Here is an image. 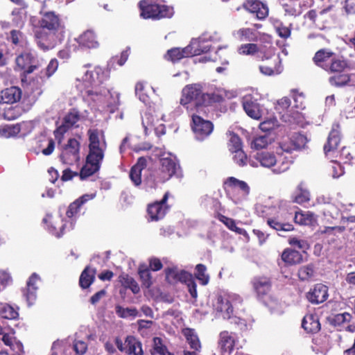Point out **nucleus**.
<instances>
[{"label": "nucleus", "mask_w": 355, "mask_h": 355, "mask_svg": "<svg viewBox=\"0 0 355 355\" xmlns=\"http://www.w3.org/2000/svg\"><path fill=\"white\" fill-rule=\"evenodd\" d=\"M16 67L19 70L24 71V73H31L37 69L41 65L40 62L35 51H27L21 53L15 59Z\"/></svg>", "instance_id": "dca6fc26"}, {"label": "nucleus", "mask_w": 355, "mask_h": 355, "mask_svg": "<svg viewBox=\"0 0 355 355\" xmlns=\"http://www.w3.org/2000/svg\"><path fill=\"white\" fill-rule=\"evenodd\" d=\"M139 274L142 280L143 284L146 287L149 288L152 284V277L150 272L148 269H141L139 268Z\"/></svg>", "instance_id": "e2e57ef3"}, {"label": "nucleus", "mask_w": 355, "mask_h": 355, "mask_svg": "<svg viewBox=\"0 0 355 355\" xmlns=\"http://www.w3.org/2000/svg\"><path fill=\"white\" fill-rule=\"evenodd\" d=\"M306 138L300 133H294L291 137H286L279 142V148L282 151L291 153L300 149L305 145Z\"/></svg>", "instance_id": "4be33fe9"}, {"label": "nucleus", "mask_w": 355, "mask_h": 355, "mask_svg": "<svg viewBox=\"0 0 355 355\" xmlns=\"http://www.w3.org/2000/svg\"><path fill=\"white\" fill-rule=\"evenodd\" d=\"M313 60L319 67L329 73H340L347 67V62L339 58L335 53L328 49L318 51Z\"/></svg>", "instance_id": "6e6552de"}, {"label": "nucleus", "mask_w": 355, "mask_h": 355, "mask_svg": "<svg viewBox=\"0 0 355 355\" xmlns=\"http://www.w3.org/2000/svg\"><path fill=\"white\" fill-rule=\"evenodd\" d=\"M87 98L96 103V105L111 113H113L119 105V94L116 92H112L107 88H103L98 91L89 89L86 91Z\"/></svg>", "instance_id": "9b49d317"}, {"label": "nucleus", "mask_w": 355, "mask_h": 355, "mask_svg": "<svg viewBox=\"0 0 355 355\" xmlns=\"http://www.w3.org/2000/svg\"><path fill=\"white\" fill-rule=\"evenodd\" d=\"M340 142V133L338 125L332 127L327 138V143L324 146V153L328 159H337L340 150L338 148Z\"/></svg>", "instance_id": "a211bd4d"}, {"label": "nucleus", "mask_w": 355, "mask_h": 355, "mask_svg": "<svg viewBox=\"0 0 355 355\" xmlns=\"http://www.w3.org/2000/svg\"><path fill=\"white\" fill-rule=\"evenodd\" d=\"M241 297L232 293H227L216 298L214 309L224 319H231L233 314V306L241 303Z\"/></svg>", "instance_id": "ddd939ff"}, {"label": "nucleus", "mask_w": 355, "mask_h": 355, "mask_svg": "<svg viewBox=\"0 0 355 355\" xmlns=\"http://www.w3.org/2000/svg\"><path fill=\"white\" fill-rule=\"evenodd\" d=\"M73 348L77 355H83L87 349V343L83 340H75Z\"/></svg>", "instance_id": "69168bd1"}, {"label": "nucleus", "mask_w": 355, "mask_h": 355, "mask_svg": "<svg viewBox=\"0 0 355 355\" xmlns=\"http://www.w3.org/2000/svg\"><path fill=\"white\" fill-rule=\"evenodd\" d=\"M345 230V227L343 226H325L320 228V232L321 234H326L329 236H336L341 234Z\"/></svg>", "instance_id": "4d7b16f0"}, {"label": "nucleus", "mask_w": 355, "mask_h": 355, "mask_svg": "<svg viewBox=\"0 0 355 355\" xmlns=\"http://www.w3.org/2000/svg\"><path fill=\"white\" fill-rule=\"evenodd\" d=\"M259 59L265 63L259 66L260 72L265 76H275L282 73L283 68L281 59L276 55L272 48L267 49L265 52H260Z\"/></svg>", "instance_id": "f8f14e48"}, {"label": "nucleus", "mask_w": 355, "mask_h": 355, "mask_svg": "<svg viewBox=\"0 0 355 355\" xmlns=\"http://www.w3.org/2000/svg\"><path fill=\"white\" fill-rule=\"evenodd\" d=\"M141 171L137 167H132L130 171V178L135 186H139L141 183Z\"/></svg>", "instance_id": "bf43d9fd"}, {"label": "nucleus", "mask_w": 355, "mask_h": 355, "mask_svg": "<svg viewBox=\"0 0 355 355\" xmlns=\"http://www.w3.org/2000/svg\"><path fill=\"white\" fill-rule=\"evenodd\" d=\"M260 52L263 51L259 49L258 46L256 44L253 43L244 44L241 45L239 48V54L245 55H254L257 54L258 58Z\"/></svg>", "instance_id": "de8ad7c7"}, {"label": "nucleus", "mask_w": 355, "mask_h": 355, "mask_svg": "<svg viewBox=\"0 0 355 355\" xmlns=\"http://www.w3.org/2000/svg\"><path fill=\"white\" fill-rule=\"evenodd\" d=\"M243 7L250 12L254 13L257 18L261 20L268 15L267 5L259 0H248L243 3Z\"/></svg>", "instance_id": "bb28decb"}, {"label": "nucleus", "mask_w": 355, "mask_h": 355, "mask_svg": "<svg viewBox=\"0 0 355 355\" xmlns=\"http://www.w3.org/2000/svg\"><path fill=\"white\" fill-rule=\"evenodd\" d=\"M166 277L168 282L175 283L180 282L188 284L193 279L192 275L185 270H178L177 268H168L166 270Z\"/></svg>", "instance_id": "c85d7f7f"}, {"label": "nucleus", "mask_w": 355, "mask_h": 355, "mask_svg": "<svg viewBox=\"0 0 355 355\" xmlns=\"http://www.w3.org/2000/svg\"><path fill=\"white\" fill-rule=\"evenodd\" d=\"M41 15L39 24L42 31L35 33V40L40 49L48 51L63 41L65 26L59 16L53 11L41 12Z\"/></svg>", "instance_id": "f03ea898"}, {"label": "nucleus", "mask_w": 355, "mask_h": 355, "mask_svg": "<svg viewBox=\"0 0 355 355\" xmlns=\"http://www.w3.org/2000/svg\"><path fill=\"white\" fill-rule=\"evenodd\" d=\"M302 326L309 333H316L320 329V324L316 315H306L304 317Z\"/></svg>", "instance_id": "473e14b6"}, {"label": "nucleus", "mask_w": 355, "mask_h": 355, "mask_svg": "<svg viewBox=\"0 0 355 355\" xmlns=\"http://www.w3.org/2000/svg\"><path fill=\"white\" fill-rule=\"evenodd\" d=\"M182 333L190 347L195 351H199L201 348V345L195 331L192 329L187 328L183 329Z\"/></svg>", "instance_id": "37998d69"}, {"label": "nucleus", "mask_w": 355, "mask_h": 355, "mask_svg": "<svg viewBox=\"0 0 355 355\" xmlns=\"http://www.w3.org/2000/svg\"><path fill=\"white\" fill-rule=\"evenodd\" d=\"M58 67V61L57 59H51L46 68L45 77L49 78L54 74Z\"/></svg>", "instance_id": "338daca9"}, {"label": "nucleus", "mask_w": 355, "mask_h": 355, "mask_svg": "<svg viewBox=\"0 0 355 355\" xmlns=\"http://www.w3.org/2000/svg\"><path fill=\"white\" fill-rule=\"evenodd\" d=\"M21 114L20 108L11 105H0V115L6 120L12 121L17 119Z\"/></svg>", "instance_id": "f704fd0d"}, {"label": "nucleus", "mask_w": 355, "mask_h": 355, "mask_svg": "<svg viewBox=\"0 0 355 355\" xmlns=\"http://www.w3.org/2000/svg\"><path fill=\"white\" fill-rule=\"evenodd\" d=\"M242 105L245 113L252 119H261L265 113L263 107L251 94H248L243 96Z\"/></svg>", "instance_id": "6ab92c4d"}, {"label": "nucleus", "mask_w": 355, "mask_h": 355, "mask_svg": "<svg viewBox=\"0 0 355 355\" xmlns=\"http://www.w3.org/2000/svg\"><path fill=\"white\" fill-rule=\"evenodd\" d=\"M16 126H19V128H20L19 134L23 136L31 132L33 129V123L32 121H23L20 123L16 124Z\"/></svg>", "instance_id": "774afa93"}, {"label": "nucleus", "mask_w": 355, "mask_h": 355, "mask_svg": "<svg viewBox=\"0 0 355 355\" xmlns=\"http://www.w3.org/2000/svg\"><path fill=\"white\" fill-rule=\"evenodd\" d=\"M200 114L196 112H190L192 119L191 126L196 139L202 141L212 132L214 125L210 121L203 119Z\"/></svg>", "instance_id": "2eb2a0df"}, {"label": "nucleus", "mask_w": 355, "mask_h": 355, "mask_svg": "<svg viewBox=\"0 0 355 355\" xmlns=\"http://www.w3.org/2000/svg\"><path fill=\"white\" fill-rule=\"evenodd\" d=\"M40 282V276L34 272L28 278L26 286L22 290L23 295L26 298L28 306H31L35 302L37 298V291L38 289V283Z\"/></svg>", "instance_id": "393cba45"}, {"label": "nucleus", "mask_w": 355, "mask_h": 355, "mask_svg": "<svg viewBox=\"0 0 355 355\" xmlns=\"http://www.w3.org/2000/svg\"><path fill=\"white\" fill-rule=\"evenodd\" d=\"M89 151L86 162L83 166L80 178L85 180L100 170L107 149L104 133L98 129H89L87 131Z\"/></svg>", "instance_id": "7ed1b4c3"}, {"label": "nucleus", "mask_w": 355, "mask_h": 355, "mask_svg": "<svg viewBox=\"0 0 355 355\" xmlns=\"http://www.w3.org/2000/svg\"><path fill=\"white\" fill-rule=\"evenodd\" d=\"M153 349L155 354L159 355L164 353L167 349L166 346L163 343L162 338L155 337L153 338Z\"/></svg>", "instance_id": "680f3d73"}, {"label": "nucleus", "mask_w": 355, "mask_h": 355, "mask_svg": "<svg viewBox=\"0 0 355 355\" xmlns=\"http://www.w3.org/2000/svg\"><path fill=\"white\" fill-rule=\"evenodd\" d=\"M234 36L240 41L254 42L257 40V31L250 28H243L236 31Z\"/></svg>", "instance_id": "e433bc0d"}, {"label": "nucleus", "mask_w": 355, "mask_h": 355, "mask_svg": "<svg viewBox=\"0 0 355 355\" xmlns=\"http://www.w3.org/2000/svg\"><path fill=\"white\" fill-rule=\"evenodd\" d=\"M80 119V113L76 109H72L67 113L63 119L62 124L54 131L55 137L58 143H60L64 134L68 129L75 125Z\"/></svg>", "instance_id": "412c9836"}, {"label": "nucleus", "mask_w": 355, "mask_h": 355, "mask_svg": "<svg viewBox=\"0 0 355 355\" xmlns=\"http://www.w3.org/2000/svg\"><path fill=\"white\" fill-rule=\"evenodd\" d=\"M323 214H324V217L328 220H329V218L336 220L339 218V216L340 215V212L339 209L332 202L324 209ZM341 215H342L341 217L343 216H349V214H347L345 212L343 214H341Z\"/></svg>", "instance_id": "3c124183"}, {"label": "nucleus", "mask_w": 355, "mask_h": 355, "mask_svg": "<svg viewBox=\"0 0 355 355\" xmlns=\"http://www.w3.org/2000/svg\"><path fill=\"white\" fill-rule=\"evenodd\" d=\"M225 184L227 187V193L232 200L238 204L245 200L250 193L248 184L234 177L228 178Z\"/></svg>", "instance_id": "4468645a"}, {"label": "nucleus", "mask_w": 355, "mask_h": 355, "mask_svg": "<svg viewBox=\"0 0 355 355\" xmlns=\"http://www.w3.org/2000/svg\"><path fill=\"white\" fill-rule=\"evenodd\" d=\"M230 150L232 152L236 150L242 149V143L240 137L234 133L230 134Z\"/></svg>", "instance_id": "052dcab7"}, {"label": "nucleus", "mask_w": 355, "mask_h": 355, "mask_svg": "<svg viewBox=\"0 0 355 355\" xmlns=\"http://www.w3.org/2000/svg\"><path fill=\"white\" fill-rule=\"evenodd\" d=\"M351 318L352 315L349 313H338L332 318L331 323L335 327H339L345 322H349Z\"/></svg>", "instance_id": "6e6d98bb"}, {"label": "nucleus", "mask_w": 355, "mask_h": 355, "mask_svg": "<svg viewBox=\"0 0 355 355\" xmlns=\"http://www.w3.org/2000/svg\"><path fill=\"white\" fill-rule=\"evenodd\" d=\"M142 125L146 135H148L155 125V117L150 113L146 112L142 116Z\"/></svg>", "instance_id": "864d4df0"}, {"label": "nucleus", "mask_w": 355, "mask_h": 355, "mask_svg": "<svg viewBox=\"0 0 355 355\" xmlns=\"http://www.w3.org/2000/svg\"><path fill=\"white\" fill-rule=\"evenodd\" d=\"M297 1L298 0H288V3H282L285 15L294 17L301 15L302 9L300 3H297Z\"/></svg>", "instance_id": "79ce46f5"}, {"label": "nucleus", "mask_w": 355, "mask_h": 355, "mask_svg": "<svg viewBox=\"0 0 355 355\" xmlns=\"http://www.w3.org/2000/svg\"><path fill=\"white\" fill-rule=\"evenodd\" d=\"M159 171L155 172L147 180V184L151 188L156 187L157 183L164 182L173 175H178L180 167L175 157L170 154L160 159Z\"/></svg>", "instance_id": "1a4fd4ad"}, {"label": "nucleus", "mask_w": 355, "mask_h": 355, "mask_svg": "<svg viewBox=\"0 0 355 355\" xmlns=\"http://www.w3.org/2000/svg\"><path fill=\"white\" fill-rule=\"evenodd\" d=\"M21 91L17 87H10L0 92V105H11L20 100Z\"/></svg>", "instance_id": "cd10ccee"}, {"label": "nucleus", "mask_w": 355, "mask_h": 355, "mask_svg": "<svg viewBox=\"0 0 355 355\" xmlns=\"http://www.w3.org/2000/svg\"><path fill=\"white\" fill-rule=\"evenodd\" d=\"M212 40L211 36L202 35L198 39H193L187 46L190 56L200 55L207 53L211 49L209 42Z\"/></svg>", "instance_id": "5701e85b"}, {"label": "nucleus", "mask_w": 355, "mask_h": 355, "mask_svg": "<svg viewBox=\"0 0 355 355\" xmlns=\"http://www.w3.org/2000/svg\"><path fill=\"white\" fill-rule=\"evenodd\" d=\"M224 96L225 92L221 89L205 92L201 84H190L182 89L180 104L189 112L206 114L207 107L214 103L221 102Z\"/></svg>", "instance_id": "f257e3e1"}, {"label": "nucleus", "mask_w": 355, "mask_h": 355, "mask_svg": "<svg viewBox=\"0 0 355 355\" xmlns=\"http://www.w3.org/2000/svg\"><path fill=\"white\" fill-rule=\"evenodd\" d=\"M87 66H84L80 72L82 75L76 78L78 84L76 85L77 88L87 97L86 91L89 89L100 91L103 89L101 85L107 80L110 77L108 70L104 69L100 67H96L94 69H87Z\"/></svg>", "instance_id": "423d86ee"}, {"label": "nucleus", "mask_w": 355, "mask_h": 355, "mask_svg": "<svg viewBox=\"0 0 355 355\" xmlns=\"http://www.w3.org/2000/svg\"><path fill=\"white\" fill-rule=\"evenodd\" d=\"M262 213V216L267 218V224L270 227L277 232H289L293 230L292 224L285 223L284 220L291 215L287 209V202L280 201L279 205L272 207L259 205L257 207Z\"/></svg>", "instance_id": "39448f33"}, {"label": "nucleus", "mask_w": 355, "mask_h": 355, "mask_svg": "<svg viewBox=\"0 0 355 355\" xmlns=\"http://www.w3.org/2000/svg\"><path fill=\"white\" fill-rule=\"evenodd\" d=\"M139 8L140 15L144 19L170 18L174 14L173 8L165 5L162 0H142Z\"/></svg>", "instance_id": "9d476101"}, {"label": "nucleus", "mask_w": 355, "mask_h": 355, "mask_svg": "<svg viewBox=\"0 0 355 355\" xmlns=\"http://www.w3.org/2000/svg\"><path fill=\"white\" fill-rule=\"evenodd\" d=\"M124 345L126 346L125 353L129 355H143L141 343L133 336H128Z\"/></svg>", "instance_id": "7c9ffc66"}, {"label": "nucleus", "mask_w": 355, "mask_h": 355, "mask_svg": "<svg viewBox=\"0 0 355 355\" xmlns=\"http://www.w3.org/2000/svg\"><path fill=\"white\" fill-rule=\"evenodd\" d=\"M168 198V193L166 192L163 198L159 202L150 204L148 207V214L151 220L157 221L164 217L168 207L166 205Z\"/></svg>", "instance_id": "b1692460"}, {"label": "nucleus", "mask_w": 355, "mask_h": 355, "mask_svg": "<svg viewBox=\"0 0 355 355\" xmlns=\"http://www.w3.org/2000/svg\"><path fill=\"white\" fill-rule=\"evenodd\" d=\"M295 222L300 225H312L315 220L314 214L311 212H295L294 217Z\"/></svg>", "instance_id": "49530a36"}, {"label": "nucleus", "mask_w": 355, "mask_h": 355, "mask_svg": "<svg viewBox=\"0 0 355 355\" xmlns=\"http://www.w3.org/2000/svg\"><path fill=\"white\" fill-rule=\"evenodd\" d=\"M206 272L207 267L204 264L196 265L195 276L203 286L207 285L209 282V275Z\"/></svg>", "instance_id": "09e8293b"}, {"label": "nucleus", "mask_w": 355, "mask_h": 355, "mask_svg": "<svg viewBox=\"0 0 355 355\" xmlns=\"http://www.w3.org/2000/svg\"><path fill=\"white\" fill-rule=\"evenodd\" d=\"M19 308L6 303H0V315L7 320H15L19 318Z\"/></svg>", "instance_id": "58836bf2"}, {"label": "nucleus", "mask_w": 355, "mask_h": 355, "mask_svg": "<svg viewBox=\"0 0 355 355\" xmlns=\"http://www.w3.org/2000/svg\"><path fill=\"white\" fill-rule=\"evenodd\" d=\"M232 153L234 154L233 159L236 164L240 166L246 165L248 162L247 156L242 149L234 150Z\"/></svg>", "instance_id": "13d9d810"}, {"label": "nucleus", "mask_w": 355, "mask_h": 355, "mask_svg": "<svg viewBox=\"0 0 355 355\" xmlns=\"http://www.w3.org/2000/svg\"><path fill=\"white\" fill-rule=\"evenodd\" d=\"M328 288L324 284H317L306 293V298L313 304L324 302L328 298Z\"/></svg>", "instance_id": "a878e982"}, {"label": "nucleus", "mask_w": 355, "mask_h": 355, "mask_svg": "<svg viewBox=\"0 0 355 355\" xmlns=\"http://www.w3.org/2000/svg\"><path fill=\"white\" fill-rule=\"evenodd\" d=\"M252 283L254 291L259 296L265 295L270 291L271 284L267 277L254 278Z\"/></svg>", "instance_id": "c9c22d12"}, {"label": "nucleus", "mask_w": 355, "mask_h": 355, "mask_svg": "<svg viewBox=\"0 0 355 355\" xmlns=\"http://www.w3.org/2000/svg\"><path fill=\"white\" fill-rule=\"evenodd\" d=\"M218 347L223 352L230 354L234 349L241 347L237 334L234 332L223 331L218 335Z\"/></svg>", "instance_id": "aec40b11"}, {"label": "nucleus", "mask_w": 355, "mask_h": 355, "mask_svg": "<svg viewBox=\"0 0 355 355\" xmlns=\"http://www.w3.org/2000/svg\"><path fill=\"white\" fill-rule=\"evenodd\" d=\"M188 49H187V46H186L184 49H171L168 50L167 52L168 59L172 61L173 62H175L183 58L191 57Z\"/></svg>", "instance_id": "a18cd8bd"}, {"label": "nucleus", "mask_w": 355, "mask_h": 355, "mask_svg": "<svg viewBox=\"0 0 355 355\" xmlns=\"http://www.w3.org/2000/svg\"><path fill=\"white\" fill-rule=\"evenodd\" d=\"M19 129L20 128L16 126V124L1 126L0 128V136L4 138L17 136L19 134Z\"/></svg>", "instance_id": "5fc2aeb1"}, {"label": "nucleus", "mask_w": 355, "mask_h": 355, "mask_svg": "<svg viewBox=\"0 0 355 355\" xmlns=\"http://www.w3.org/2000/svg\"><path fill=\"white\" fill-rule=\"evenodd\" d=\"M310 196L309 191L305 187L303 183H300L297 186L293 197V201L297 204H303L309 201Z\"/></svg>", "instance_id": "ea45409f"}, {"label": "nucleus", "mask_w": 355, "mask_h": 355, "mask_svg": "<svg viewBox=\"0 0 355 355\" xmlns=\"http://www.w3.org/2000/svg\"><path fill=\"white\" fill-rule=\"evenodd\" d=\"M291 163L292 160H288L286 157L283 159L281 155H277L275 153L269 151L257 152L253 159L249 161L251 166H261L269 169L275 175L286 171Z\"/></svg>", "instance_id": "0eeeda50"}, {"label": "nucleus", "mask_w": 355, "mask_h": 355, "mask_svg": "<svg viewBox=\"0 0 355 355\" xmlns=\"http://www.w3.org/2000/svg\"><path fill=\"white\" fill-rule=\"evenodd\" d=\"M95 194H85L70 204L67 211V216L69 220L63 223V220H60L61 223L58 225V221L53 220L51 214H46L42 222L45 224V228L52 235L59 238L64 232L65 230H69L73 228L76 218L80 216L81 207L87 201L94 198Z\"/></svg>", "instance_id": "20e7f679"}, {"label": "nucleus", "mask_w": 355, "mask_h": 355, "mask_svg": "<svg viewBox=\"0 0 355 355\" xmlns=\"http://www.w3.org/2000/svg\"><path fill=\"white\" fill-rule=\"evenodd\" d=\"M334 73L335 75L329 78V83L331 85L340 87L346 85L349 81V77L347 73Z\"/></svg>", "instance_id": "603ef678"}, {"label": "nucleus", "mask_w": 355, "mask_h": 355, "mask_svg": "<svg viewBox=\"0 0 355 355\" xmlns=\"http://www.w3.org/2000/svg\"><path fill=\"white\" fill-rule=\"evenodd\" d=\"M39 146L42 148V153L44 155H50L55 149V142L53 139L45 135H41L37 139Z\"/></svg>", "instance_id": "a19ab883"}, {"label": "nucleus", "mask_w": 355, "mask_h": 355, "mask_svg": "<svg viewBox=\"0 0 355 355\" xmlns=\"http://www.w3.org/2000/svg\"><path fill=\"white\" fill-rule=\"evenodd\" d=\"M332 162L331 170L332 177L334 178H338L344 173V169L337 159H330Z\"/></svg>", "instance_id": "0e129e2a"}, {"label": "nucleus", "mask_w": 355, "mask_h": 355, "mask_svg": "<svg viewBox=\"0 0 355 355\" xmlns=\"http://www.w3.org/2000/svg\"><path fill=\"white\" fill-rule=\"evenodd\" d=\"M82 48L94 49L98 46L96 35L92 31L88 30L75 39Z\"/></svg>", "instance_id": "c756f323"}, {"label": "nucleus", "mask_w": 355, "mask_h": 355, "mask_svg": "<svg viewBox=\"0 0 355 355\" xmlns=\"http://www.w3.org/2000/svg\"><path fill=\"white\" fill-rule=\"evenodd\" d=\"M96 270L89 266L81 273L79 284L83 288H88L93 282L95 277Z\"/></svg>", "instance_id": "c03bdc74"}, {"label": "nucleus", "mask_w": 355, "mask_h": 355, "mask_svg": "<svg viewBox=\"0 0 355 355\" xmlns=\"http://www.w3.org/2000/svg\"><path fill=\"white\" fill-rule=\"evenodd\" d=\"M116 313L120 318H127L128 317H141V315L135 308H123L119 305L115 308Z\"/></svg>", "instance_id": "8fccbe9b"}, {"label": "nucleus", "mask_w": 355, "mask_h": 355, "mask_svg": "<svg viewBox=\"0 0 355 355\" xmlns=\"http://www.w3.org/2000/svg\"><path fill=\"white\" fill-rule=\"evenodd\" d=\"M273 140L274 138L268 133L257 135L251 141V148L256 150L266 148Z\"/></svg>", "instance_id": "4c0bfd02"}, {"label": "nucleus", "mask_w": 355, "mask_h": 355, "mask_svg": "<svg viewBox=\"0 0 355 355\" xmlns=\"http://www.w3.org/2000/svg\"><path fill=\"white\" fill-rule=\"evenodd\" d=\"M282 260L288 265H295L303 261L302 254L295 250L286 249L282 254Z\"/></svg>", "instance_id": "72a5a7b5"}, {"label": "nucleus", "mask_w": 355, "mask_h": 355, "mask_svg": "<svg viewBox=\"0 0 355 355\" xmlns=\"http://www.w3.org/2000/svg\"><path fill=\"white\" fill-rule=\"evenodd\" d=\"M317 275L316 266L313 263H310L306 265L301 266L297 272L299 279L301 281H311Z\"/></svg>", "instance_id": "2f4dec72"}, {"label": "nucleus", "mask_w": 355, "mask_h": 355, "mask_svg": "<svg viewBox=\"0 0 355 355\" xmlns=\"http://www.w3.org/2000/svg\"><path fill=\"white\" fill-rule=\"evenodd\" d=\"M80 142L73 138H71L67 143L60 148V158L62 163L72 165L80 159Z\"/></svg>", "instance_id": "f3484780"}]
</instances>
